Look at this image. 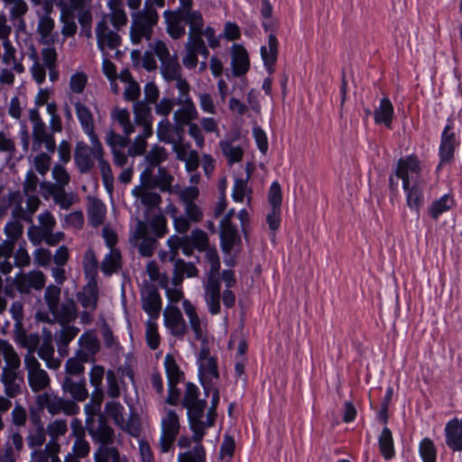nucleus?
<instances>
[{
	"instance_id": "nucleus-17",
	"label": "nucleus",
	"mask_w": 462,
	"mask_h": 462,
	"mask_svg": "<svg viewBox=\"0 0 462 462\" xmlns=\"http://www.w3.org/2000/svg\"><path fill=\"white\" fill-rule=\"evenodd\" d=\"M14 283L19 292L30 293L32 290L41 291L45 287L46 276L39 270L19 273L14 277Z\"/></svg>"
},
{
	"instance_id": "nucleus-11",
	"label": "nucleus",
	"mask_w": 462,
	"mask_h": 462,
	"mask_svg": "<svg viewBox=\"0 0 462 462\" xmlns=\"http://www.w3.org/2000/svg\"><path fill=\"white\" fill-rule=\"evenodd\" d=\"M24 366L27 371V381L31 390L33 393H38L46 390L51 383V378L48 373L42 368L40 362L37 358L28 352L24 356Z\"/></svg>"
},
{
	"instance_id": "nucleus-48",
	"label": "nucleus",
	"mask_w": 462,
	"mask_h": 462,
	"mask_svg": "<svg viewBox=\"0 0 462 462\" xmlns=\"http://www.w3.org/2000/svg\"><path fill=\"white\" fill-rule=\"evenodd\" d=\"M163 366L167 377V383H182L185 380V374L177 364L171 354H167L163 360Z\"/></svg>"
},
{
	"instance_id": "nucleus-12",
	"label": "nucleus",
	"mask_w": 462,
	"mask_h": 462,
	"mask_svg": "<svg viewBox=\"0 0 462 462\" xmlns=\"http://www.w3.org/2000/svg\"><path fill=\"white\" fill-rule=\"evenodd\" d=\"M86 424L92 440L99 444L98 448H116L115 447H109V445L114 442L115 432L104 415L98 414L97 420L93 419L90 420V418L88 417Z\"/></svg>"
},
{
	"instance_id": "nucleus-62",
	"label": "nucleus",
	"mask_w": 462,
	"mask_h": 462,
	"mask_svg": "<svg viewBox=\"0 0 462 462\" xmlns=\"http://www.w3.org/2000/svg\"><path fill=\"white\" fill-rule=\"evenodd\" d=\"M106 394L116 399L121 395V384H124L122 378H119L114 370H107L106 373Z\"/></svg>"
},
{
	"instance_id": "nucleus-34",
	"label": "nucleus",
	"mask_w": 462,
	"mask_h": 462,
	"mask_svg": "<svg viewBox=\"0 0 462 462\" xmlns=\"http://www.w3.org/2000/svg\"><path fill=\"white\" fill-rule=\"evenodd\" d=\"M108 7L109 14L104 15L101 19H106V23L115 28L122 29L127 24L128 17L125 11L123 0H109Z\"/></svg>"
},
{
	"instance_id": "nucleus-58",
	"label": "nucleus",
	"mask_w": 462,
	"mask_h": 462,
	"mask_svg": "<svg viewBox=\"0 0 462 462\" xmlns=\"http://www.w3.org/2000/svg\"><path fill=\"white\" fill-rule=\"evenodd\" d=\"M84 273L89 281H96L98 273V262L93 249L88 248L83 256Z\"/></svg>"
},
{
	"instance_id": "nucleus-22",
	"label": "nucleus",
	"mask_w": 462,
	"mask_h": 462,
	"mask_svg": "<svg viewBox=\"0 0 462 462\" xmlns=\"http://www.w3.org/2000/svg\"><path fill=\"white\" fill-rule=\"evenodd\" d=\"M198 365L200 383L203 386L205 395L208 396L213 381L219 378L217 357L200 361Z\"/></svg>"
},
{
	"instance_id": "nucleus-37",
	"label": "nucleus",
	"mask_w": 462,
	"mask_h": 462,
	"mask_svg": "<svg viewBox=\"0 0 462 462\" xmlns=\"http://www.w3.org/2000/svg\"><path fill=\"white\" fill-rule=\"evenodd\" d=\"M394 115V107L389 97L381 98L379 106L374 112V119L376 125H383L391 129Z\"/></svg>"
},
{
	"instance_id": "nucleus-23",
	"label": "nucleus",
	"mask_w": 462,
	"mask_h": 462,
	"mask_svg": "<svg viewBox=\"0 0 462 462\" xmlns=\"http://www.w3.org/2000/svg\"><path fill=\"white\" fill-rule=\"evenodd\" d=\"M79 348L75 354L81 356L83 360H90L94 358L99 351V340L94 330H87L78 339Z\"/></svg>"
},
{
	"instance_id": "nucleus-47",
	"label": "nucleus",
	"mask_w": 462,
	"mask_h": 462,
	"mask_svg": "<svg viewBox=\"0 0 462 462\" xmlns=\"http://www.w3.org/2000/svg\"><path fill=\"white\" fill-rule=\"evenodd\" d=\"M199 271L194 263H186L182 259H178L174 262L173 265L172 282L175 286H178L185 276L188 278L196 277Z\"/></svg>"
},
{
	"instance_id": "nucleus-53",
	"label": "nucleus",
	"mask_w": 462,
	"mask_h": 462,
	"mask_svg": "<svg viewBox=\"0 0 462 462\" xmlns=\"http://www.w3.org/2000/svg\"><path fill=\"white\" fill-rule=\"evenodd\" d=\"M101 271L106 275H111L121 268V254L118 249H109L100 265Z\"/></svg>"
},
{
	"instance_id": "nucleus-51",
	"label": "nucleus",
	"mask_w": 462,
	"mask_h": 462,
	"mask_svg": "<svg viewBox=\"0 0 462 462\" xmlns=\"http://www.w3.org/2000/svg\"><path fill=\"white\" fill-rule=\"evenodd\" d=\"M45 430L50 437L48 443H52L54 447H60L58 440L68 431L67 420L63 419L54 420L47 424Z\"/></svg>"
},
{
	"instance_id": "nucleus-33",
	"label": "nucleus",
	"mask_w": 462,
	"mask_h": 462,
	"mask_svg": "<svg viewBox=\"0 0 462 462\" xmlns=\"http://www.w3.org/2000/svg\"><path fill=\"white\" fill-rule=\"evenodd\" d=\"M112 121L115 125L121 128L123 134L130 136L132 134L137 132L141 133V127H138L135 121L131 120L130 112L125 108L116 107L111 114Z\"/></svg>"
},
{
	"instance_id": "nucleus-57",
	"label": "nucleus",
	"mask_w": 462,
	"mask_h": 462,
	"mask_svg": "<svg viewBox=\"0 0 462 462\" xmlns=\"http://www.w3.org/2000/svg\"><path fill=\"white\" fill-rule=\"evenodd\" d=\"M219 145L229 165L242 161L244 151L241 146L234 145L230 141H220Z\"/></svg>"
},
{
	"instance_id": "nucleus-2",
	"label": "nucleus",
	"mask_w": 462,
	"mask_h": 462,
	"mask_svg": "<svg viewBox=\"0 0 462 462\" xmlns=\"http://www.w3.org/2000/svg\"><path fill=\"white\" fill-rule=\"evenodd\" d=\"M88 139L91 146L83 141L76 143L74 151L75 164L80 173H88L93 169L97 160L103 185L106 191L112 194L114 191V174L109 162L104 159L105 151L102 143L98 137H96V140Z\"/></svg>"
},
{
	"instance_id": "nucleus-36",
	"label": "nucleus",
	"mask_w": 462,
	"mask_h": 462,
	"mask_svg": "<svg viewBox=\"0 0 462 462\" xmlns=\"http://www.w3.org/2000/svg\"><path fill=\"white\" fill-rule=\"evenodd\" d=\"M62 389L65 393H69L72 399L78 402H82L88 396L85 378L64 377Z\"/></svg>"
},
{
	"instance_id": "nucleus-41",
	"label": "nucleus",
	"mask_w": 462,
	"mask_h": 462,
	"mask_svg": "<svg viewBox=\"0 0 462 462\" xmlns=\"http://www.w3.org/2000/svg\"><path fill=\"white\" fill-rule=\"evenodd\" d=\"M88 80L87 74L82 70H77L69 77L67 97L70 103L79 99L78 96L84 92Z\"/></svg>"
},
{
	"instance_id": "nucleus-35",
	"label": "nucleus",
	"mask_w": 462,
	"mask_h": 462,
	"mask_svg": "<svg viewBox=\"0 0 462 462\" xmlns=\"http://www.w3.org/2000/svg\"><path fill=\"white\" fill-rule=\"evenodd\" d=\"M54 346L52 344V335L49 331L44 335L43 340L38 348V356L46 364L49 369H58L60 366V360L54 357Z\"/></svg>"
},
{
	"instance_id": "nucleus-25",
	"label": "nucleus",
	"mask_w": 462,
	"mask_h": 462,
	"mask_svg": "<svg viewBox=\"0 0 462 462\" xmlns=\"http://www.w3.org/2000/svg\"><path fill=\"white\" fill-rule=\"evenodd\" d=\"M105 368L102 365H96L89 371V382L94 387L91 395L93 404V412L100 411L101 403L104 399L103 379L105 375Z\"/></svg>"
},
{
	"instance_id": "nucleus-15",
	"label": "nucleus",
	"mask_w": 462,
	"mask_h": 462,
	"mask_svg": "<svg viewBox=\"0 0 462 462\" xmlns=\"http://www.w3.org/2000/svg\"><path fill=\"white\" fill-rule=\"evenodd\" d=\"M459 146V140L454 131V123L451 118H448L447 124L441 133L440 143L439 147V158L442 162H452L455 158V152Z\"/></svg>"
},
{
	"instance_id": "nucleus-56",
	"label": "nucleus",
	"mask_w": 462,
	"mask_h": 462,
	"mask_svg": "<svg viewBox=\"0 0 462 462\" xmlns=\"http://www.w3.org/2000/svg\"><path fill=\"white\" fill-rule=\"evenodd\" d=\"M89 361L90 360H83L81 356L75 354V356L69 357L65 364V377L85 378V364Z\"/></svg>"
},
{
	"instance_id": "nucleus-6",
	"label": "nucleus",
	"mask_w": 462,
	"mask_h": 462,
	"mask_svg": "<svg viewBox=\"0 0 462 462\" xmlns=\"http://www.w3.org/2000/svg\"><path fill=\"white\" fill-rule=\"evenodd\" d=\"M204 261L210 268L207 272V278L204 282V299L211 315L220 312V259L216 247H209L205 251Z\"/></svg>"
},
{
	"instance_id": "nucleus-31",
	"label": "nucleus",
	"mask_w": 462,
	"mask_h": 462,
	"mask_svg": "<svg viewBox=\"0 0 462 462\" xmlns=\"http://www.w3.org/2000/svg\"><path fill=\"white\" fill-rule=\"evenodd\" d=\"M176 105H179V107L173 113V123L185 130L190 122L199 118V111L193 100L176 103Z\"/></svg>"
},
{
	"instance_id": "nucleus-14",
	"label": "nucleus",
	"mask_w": 462,
	"mask_h": 462,
	"mask_svg": "<svg viewBox=\"0 0 462 462\" xmlns=\"http://www.w3.org/2000/svg\"><path fill=\"white\" fill-rule=\"evenodd\" d=\"M106 23V19H101L96 27L97 44L99 51L106 55V50H115L121 44L119 31Z\"/></svg>"
},
{
	"instance_id": "nucleus-24",
	"label": "nucleus",
	"mask_w": 462,
	"mask_h": 462,
	"mask_svg": "<svg viewBox=\"0 0 462 462\" xmlns=\"http://www.w3.org/2000/svg\"><path fill=\"white\" fill-rule=\"evenodd\" d=\"M32 152L46 151L54 153L57 145L54 134L48 132L47 126L32 129Z\"/></svg>"
},
{
	"instance_id": "nucleus-64",
	"label": "nucleus",
	"mask_w": 462,
	"mask_h": 462,
	"mask_svg": "<svg viewBox=\"0 0 462 462\" xmlns=\"http://www.w3.org/2000/svg\"><path fill=\"white\" fill-rule=\"evenodd\" d=\"M178 462H206V450L203 445L194 446L191 450L180 453Z\"/></svg>"
},
{
	"instance_id": "nucleus-10",
	"label": "nucleus",
	"mask_w": 462,
	"mask_h": 462,
	"mask_svg": "<svg viewBox=\"0 0 462 462\" xmlns=\"http://www.w3.org/2000/svg\"><path fill=\"white\" fill-rule=\"evenodd\" d=\"M180 429V416L176 411L164 408L161 419L159 448L162 453H168L172 448Z\"/></svg>"
},
{
	"instance_id": "nucleus-39",
	"label": "nucleus",
	"mask_w": 462,
	"mask_h": 462,
	"mask_svg": "<svg viewBox=\"0 0 462 462\" xmlns=\"http://www.w3.org/2000/svg\"><path fill=\"white\" fill-rule=\"evenodd\" d=\"M5 8L8 10L9 18L14 25L24 26V15L28 5L24 0H2Z\"/></svg>"
},
{
	"instance_id": "nucleus-55",
	"label": "nucleus",
	"mask_w": 462,
	"mask_h": 462,
	"mask_svg": "<svg viewBox=\"0 0 462 462\" xmlns=\"http://www.w3.org/2000/svg\"><path fill=\"white\" fill-rule=\"evenodd\" d=\"M418 452L422 462H437L438 449L434 441L424 437L418 444Z\"/></svg>"
},
{
	"instance_id": "nucleus-30",
	"label": "nucleus",
	"mask_w": 462,
	"mask_h": 462,
	"mask_svg": "<svg viewBox=\"0 0 462 462\" xmlns=\"http://www.w3.org/2000/svg\"><path fill=\"white\" fill-rule=\"evenodd\" d=\"M134 238L135 243L140 240L138 245V252L142 256L150 257L153 254L156 248V237L150 236L147 231L146 224L139 221L136 225Z\"/></svg>"
},
{
	"instance_id": "nucleus-16",
	"label": "nucleus",
	"mask_w": 462,
	"mask_h": 462,
	"mask_svg": "<svg viewBox=\"0 0 462 462\" xmlns=\"http://www.w3.org/2000/svg\"><path fill=\"white\" fill-rule=\"evenodd\" d=\"M36 402L40 408L46 409L51 415H57L60 412L69 415L73 413V402L59 397L53 393L45 392L39 394Z\"/></svg>"
},
{
	"instance_id": "nucleus-19",
	"label": "nucleus",
	"mask_w": 462,
	"mask_h": 462,
	"mask_svg": "<svg viewBox=\"0 0 462 462\" xmlns=\"http://www.w3.org/2000/svg\"><path fill=\"white\" fill-rule=\"evenodd\" d=\"M4 386V393L9 401L23 393L24 388V378L23 372H13L6 368H2L0 376Z\"/></svg>"
},
{
	"instance_id": "nucleus-5",
	"label": "nucleus",
	"mask_w": 462,
	"mask_h": 462,
	"mask_svg": "<svg viewBox=\"0 0 462 462\" xmlns=\"http://www.w3.org/2000/svg\"><path fill=\"white\" fill-rule=\"evenodd\" d=\"M164 4L165 0H145L143 10L132 14L130 38L133 43L139 44L143 40H151L160 17L156 7H163Z\"/></svg>"
},
{
	"instance_id": "nucleus-8",
	"label": "nucleus",
	"mask_w": 462,
	"mask_h": 462,
	"mask_svg": "<svg viewBox=\"0 0 462 462\" xmlns=\"http://www.w3.org/2000/svg\"><path fill=\"white\" fill-rule=\"evenodd\" d=\"M163 17L166 30L172 39H180L186 33V25H189V37H195L204 27V19L199 11H176L165 10Z\"/></svg>"
},
{
	"instance_id": "nucleus-59",
	"label": "nucleus",
	"mask_w": 462,
	"mask_h": 462,
	"mask_svg": "<svg viewBox=\"0 0 462 462\" xmlns=\"http://www.w3.org/2000/svg\"><path fill=\"white\" fill-rule=\"evenodd\" d=\"M14 246L3 240L0 242V273L7 274L11 273L13 265L11 258L13 256Z\"/></svg>"
},
{
	"instance_id": "nucleus-7",
	"label": "nucleus",
	"mask_w": 462,
	"mask_h": 462,
	"mask_svg": "<svg viewBox=\"0 0 462 462\" xmlns=\"http://www.w3.org/2000/svg\"><path fill=\"white\" fill-rule=\"evenodd\" d=\"M27 53L29 60L32 61L29 70L32 79L38 85H42L46 80V70L49 72V79L55 82L60 78V72L57 69L58 53L55 48L46 47L39 55L33 44H30Z\"/></svg>"
},
{
	"instance_id": "nucleus-29",
	"label": "nucleus",
	"mask_w": 462,
	"mask_h": 462,
	"mask_svg": "<svg viewBox=\"0 0 462 462\" xmlns=\"http://www.w3.org/2000/svg\"><path fill=\"white\" fill-rule=\"evenodd\" d=\"M157 136L165 143H175L185 137V130L174 123L171 125L168 118L162 119L157 125Z\"/></svg>"
},
{
	"instance_id": "nucleus-49",
	"label": "nucleus",
	"mask_w": 462,
	"mask_h": 462,
	"mask_svg": "<svg viewBox=\"0 0 462 462\" xmlns=\"http://www.w3.org/2000/svg\"><path fill=\"white\" fill-rule=\"evenodd\" d=\"M60 448L52 443H46L43 448L32 450L31 457L33 462H61L58 456Z\"/></svg>"
},
{
	"instance_id": "nucleus-45",
	"label": "nucleus",
	"mask_w": 462,
	"mask_h": 462,
	"mask_svg": "<svg viewBox=\"0 0 462 462\" xmlns=\"http://www.w3.org/2000/svg\"><path fill=\"white\" fill-rule=\"evenodd\" d=\"M454 206V196L451 193H446L431 202L429 207V214L432 219L438 220L442 214L450 210Z\"/></svg>"
},
{
	"instance_id": "nucleus-40",
	"label": "nucleus",
	"mask_w": 462,
	"mask_h": 462,
	"mask_svg": "<svg viewBox=\"0 0 462 462\" xmlns=\"http://www.w3.org/2000/svg\"><path fill=\"white\" fill-rule=\"evenodd\" d=\"M231 65L233 74L236 77H241L248 71L249 58L246 50L243 46L236 44L233 46Z\"/></svg>"
},
{
	"instance_id": "nucleus-63",
	"label": "nucleus",
	"mask_w": 462,
	"mask_h": 462,
	"mask_svg": "<svg viewBox=\"0 0 462 462\" xmlns=\"http://www.w3.org/2000/svg\"><path fill=\"white\" fill-rule=\"evenodd\" d=\"M51 194L53 201L62 209H69L75 201L74 194L67 192L65 188H52Z\"/></svg>"
},
{
	"instance_id": "nucleus-1",
	"label": "nucleus",
	"mask_w": 462,
	"mask_h": 462,
	"mask_svg": "<svg viewBox=\"0 0 462 462\" xmlns=\"http://www.w3.org/2000/svg\"><path fill=\"white\" fill-rule=\"evenodd\" d=\"M397 179L402 180L407 207L420 217L424 205V190L427 178L423 174L421 161L415 153L400 158L393 171Z\"/></svg>"
},
{
	"instance_id": "nucleus-60",
	"label": "nucleus",
	"mask_w": 462,
	"mask_h": 462,
	"mask_svg": "<svg viewBox=\"0 0 462 462\" xmlns=\"http://www.w3.org/2000/svg\"><path fill=\"white\" fill-rule=\"evenodd\" d=\"M145 341L147 346L156 350L161 344V337L158 331L157 319H147L145 322Z\"/></svg>"
},
{
	"instance_id": "nucleus-18",
	"label": "nucleus",
	"mask_w": 462,
	"mask_h": 462,
	"mask_svg": "<svg viewBox=\"0 0 462 462\" xmlns=\"http://www.w3.org/2000/svg\"><path fill=\"white\" fill-rule=\"evenodd\" d=\"M163 324L169 333L179 339H183L188 332L186 321L178 307L168 305L164 309Z\"/></svg>"
},
{
	"instance_id": "nucleus-38",
	"label": "nucleus",
	"mask_w": 462,
	"mask_h": 462,
	"mask_svg": "<svg viewBox=\"0 0 462 462\" xmlns=\"http://www.w3.org/2000/svg\"><path fill=\"white\" fill-rule=\"evenodd\" d=\"M59 325L70 324L78 317L77 306L72 299L59 303L56 311H50Z\"/></svg>"
},
{
	"instance_id": "nucleus-4",
	"label": "nucleus",
	"mask_w": 462,
	"mask_h": 462,
	"mask_svg": "<svg viewBox=\"0 0 462 462\" xmlns=\"http://www.w3.org/2000/svg\"><path fill=\"white\" fill-rule=\"evenodd\" d=\"M199 388L193 383H187L183 398L180 402L183 408L187 410V419L195 446L202 445L201 441L205 436V422L203 420L207 400L200 397Z\"/></svg>"
},
{
	"instance_id": "nucleus-21",
	"label": "nucleus",
	"mask_w": 462,
	"mask_h": 462,
	"mask_svg": "<svg viewBox=\"0 0 462 462\" xmlns=\"http://www.w3.org/2000/svg\"><path fill=\"white\" fill-rule=\"evenodd\" d=\"M79 328L71 324L59 325L54 332V341L57 346V351L60 357L69 355V346L78 336Z\"/></svg>"
},
{
	"instance_id": "nucleus-3",
	"label": "nucleus",
	"mask_w": 462,
	"mask_h": 462,
	"mask_svg": "<svg viewBox=\"0 0 462 462\" xmlns=\"http://www.w3.org/2000/svg\"><path fill=\"white\" fill-rule=\"evenodd\" d=\"M158 97L159 89L157 86L153 82H147L144 86V99L134 104V121L142 131L128 148V153L131 156L141 155L146 150V139L152 136L153 133L151 104L155 103Z\"/></svg>"
},
{
	"instance_id": "nucleus-42",
	"label": "nucleus",
	"mask_w": 462,
	"mask_h": 462,
	"mask_svg": "<svg viewBox=\"0 0 462 462\" xmlns=\"http://www.w3.org/2000/svg\"><path fill=\"white\" fill-rule=\"evenodd\" d=\"M279 42L273 33L268 36V46H262L260 49L261 57L266 69L272 73L277 60Z\"/></svg>"
},
{
	"instance_id": "nucleus-20",
	"label": "nucleus",
	"mask_w": 462,
	"mask_h": 462,
	"mask_svg": "<svg viewBox=\"0 0 462 462\" xmlns=\"http://www.w3.org/2000/svg\"><path fill=\"white\" fill-rule=\"evenodd\" d=\"M240 243L237 226L229 220V216L224 217L220 221V246L223 253L230 254Z\"/></svg>"
},
{
	"instance_id": "nucleus-44",
	"label": "nucleus",
	"mask_w": 462,
	"mask_h": 462,
	"mask_svg": "<svg viewBox=\"0 0 462 462\" xmlns=\"http://www.w3.org/2000/svg\"><path fill=\"white\" fill-rule=\"evenodd\" d=\"M0 354L5 362V365L3 368L13 372H22L20 370L21 359L11 344L7 341L0 340Z\"/></svg>"
},
{
	"instance_id": "nucleus-13",
	"label": "nucleus",
	"mask_w": 462,
	"mask_h": 462,
	"mask_svg": "<svg viewBox=\"0 0 462 462\" xmlns=\"http://www.w3.org/2000/svg\"><path fill=\"white\" fill-rule=\"evenodd\" d=\"M140 294L142 309L149 316L148 319H158L162 311V300L157 287L145 281Z\"/></svg>"
},
{
	"instance_id": "nucleus-9",
	"label": "nucleus",
	"mask_w": 462,
	"mask_h": 462,
	"mask_svg": "<svg viewBox=\"0 0 462 462\" xmlns=\"http://www.w3.org/2000/svg\"><path fill=\"white\" fill-rule=\"evenodd\" d=\"M2 45L4 51L0 61L4 67L0 69V86L12 87L15 81V74L25 72L23 63L24 53H18L11 41H5Z\"/></svg>"
},
{
	"instance_id": "nucleus-32",
	"label": "nucleus",
	"mask_w": 462,
	"mask_h": 462,
	"mask_svg": "<svg viewBox=\"0 0 462 462\" xmlns=\"http://www.w3.org/2000/svg\"><path fill=\"white\" fill-rule=\"evenodd\" d=\"M76 299L83 309L96 310L98 301V286L97 281H88V282L76 293Z\"/></svg>"
},
{
	"instance_id": "nucleus-50",
	"label": "nucleus",
	"mask_w": 462,
	"mask_h": 462,
	"mask_svg": "<svg viewBox=\"0 0 462 462\" xmlns=\"http://www.w3.org/2000/svg\"><path fill=\"white\" fill-rule=\"evenodd\" d=\"M379 449L384 459L390 460L395 457L394 442L393 433L388 427L382 430L378 437Z\"/></svg>"
},
{
	"instance_id": "nucleus-61",
	"label": "nucleus",
	"mask_w": 462,
	"mask_h": 462,
	"mask_svg": "<svg viewBox=\"0 0 462 462\" xmlns=\"http://www.w3.org/2000/svg\"><path fill=\"white\" fill-rule=\"evenodd\" d=\"M35 155L32 159L34 170L42 176H44L51 168V158L54 153L46 151L33 152Z\"/></svg>"
},
{
	"instance_id": "nucleus-46",
	"label": "nucleus",
	"mask_w": 462,
	"mask_h": 462,
	"mask_svg": "<svg viewBox=\"0 0 462 462\" xmlns=\"http://www.w3.org/2000/svg\"><path fill=\"white\" fill-rule=\"evenodd\" d=\"M87 213L89 224L97 227L104 223L106 207L100 199H92L88 203Z\"/></svg>"
},
{
	"instance_id": "nucleus-28",
	"label": "nucleus",
	"mask_w": 462,
	"mask_h": 462,
	"mask_svg": "<svg viewBox=\"0 0 462 462\" xmlns=\"http://www.w3.org/2000/svg\"><path fill=\"white\" fill-rule=\"evenodd\" d=\"M446 445L453 452L462 451V419L449 420L444 429Z\"/></svg>"
},
{
	"instance_id": "nucleus-27",
	"label": "nucleus",
	"mask_w": 462,
	"mask_h": 462,
	"mask_svg": "<svg viewBox=\"0 0 462 462\" xmlns=\"http://www.w3.org/2000/svg\"><path fill=\"white\" fill-rule=\"evenodd\" d=\"M182 308L189 319V327L194 333L195 338L204 342V335L207 332L206 319L200 318L198 315L195 306L189 300L182 301Z\"/></svg>"
},
{
	"instance_id": "nucleus-52",
	"label": "nucleus",
	"mask_w": 462,
	"mask_h": 462,
	"mask_svg": "<svg viewBox=\"0 0 462 462\" xmlns=\"http://www.w3.org/2000/svg\"><path fill=\"white\" fill-rule=\"evenodd\" d=\"M160 69L162 78L168 82L173 81L175 79L180 77L181 67L179 63L177 54L174 53L171 59L162 61Z\"/></svg>"
},
{
	"instance_id": "nucleus-54",
	"label": "nucleus",
	"mask_w": 462,
	"mask_h": 462,
	"mask_svg": "<svg viewBox=\"0 0 462 462\" xmlns=\"http://www.w3.org/2000/svg\"><path fill=\"white\" fill-rule=\"evenodd\" d=\"M105 412L110 419L113 420L114 423L121 428L125 429V407L116 401L107 402L105 404Z\"/></svg>"
},
{
	"instance_id": "nucleus-43",
	"label": "nucleus",
	"mask_w": 462,
	"mask_h": 462,
	"mask_svg": "<svg viewBox=\"0 0 462 462\" xmlns=\"http://www.w3.org/2000/svg\"><path fill=\"white\" fill-rule=\"evenodd\" d=\"M52 11V4L51 2L44 3V11H37L39 22L37 25V32L42 38L47 39L51 36L54 29V20L50 16Z\"/></svg>"
},
{
	"instance_id": "nucleus-26",
	"label": "nucleus",
	"mask_w": 462,
	"mask_h": 462,
	"mask_svg": "<svg viewBox=\"0 0 462 462\" xmlns=\"http://www.w3.org/2000/svg\"><path fill=\"white\" fill-rule=\"evenodd\" d=\"M74 106L75 112L82 132L88 137L96 140L98 137L95 132V120L94 116L89 107L84 103L77 99L76 102L71 103Z\"/></svg>"
}]
</instances>
